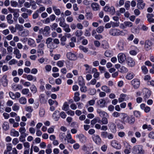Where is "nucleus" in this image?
Returning <instances> with one entry per match:
<instances>
[{"mask_svg":"<svg viewBox=\"0 0 154 154\" xmlns=\"http://www.w3.org/2000/svg\"><path fill=\"white\" fill-rule=\"evenodd\" d=\"M132 152L135 154H144V151L142 145H137L133 147Z\"/></svg>","mask_w":154,"mask_h":154,"instance_id":"f257e3e1","label":"nucleus"},{"mask_svg":"<svg viewBox=\"0 0 154 154\" xmlns=\"http://www.w3.org/2000/svg\"><path fill=\"white\" fill-rule=\"evenodd\" d=\"M104 10L105 11L108 13L112 15H113L116 13L115 8L113 6L110 7L106 6L104 8Z\"/></svg>","mask_w":154,"mask_h":154,"instance_id":"f03ea898","label":"nucleus"},{"mask_svg":"<svg viewBox=\"0 0 154 154\" xmlns=\"http://www.w3.org/2000/svg\"><path fill=\"white\" fill-rule=\"evenodd\" d=\"M8 9L10 12L13 13L14 19L15 21H17V18L20 15V10L18 9H13L10 8H8Z\"/></svg>","mask_w":154,"mask_h":154,"instance_id":"7ed1b4c3","label":"nucleus"},{"mask_svg":"<svg viewBox=\"0 0 154 154\" xmlns=\"http://www.w3.org/2000/svg\"><path fill=\"white\" fill-rule=\"evenodd\" d=\"M142 93L144 95L143 98L145 100L150 97L151 95L150 91L148 89L145 88L142 90Z\"/></svg>","mask_w":154,"mask_h":154,"instance_id":"20e7f679","label":"nucleus"},{"mask_svg":"<svg viewBox=\"0 0 154 154\" xmlns=\"http://www.w3.org/2000/svg\"><path fill=\"white\" fill-rule=\"evenodd\" d=\"M131 85L134 89H137L140 86V81L138 79H134L131 81Z\"/></svg>","mask_w":154,"mask_h":154,"instance_id":"39448f33","label":"nucleus"},{"mask_svg":"<svg viewBox=\"0 0 154 154\" xmlns=\"http://www.w3.org/2000/svg\"><path fill=\"white\" fill-rule=\"evenodd\" d=\"M45 45L44 43H40L38 46L37 52L41 55H42L44 53V50Z\"/></svg>","mask_w":154,"mask_h":154,"instance_id":"423d86ee","label":"nucleus"},{"mask_svg":"<svg viewBox=\"0 0 154 154\" xmlns=\"http://www.w3.org/2000/svg\"><path fill=\"white\" fill-rule=\"evenodd\" d=\"M117 57L119 62L121 63L124 62L126 59L125 54L122 53H120L118 54Z\"/></svg>","mask_w":154,"mask_h":154,"instance_id":"0eeeda50","label":"nucleus"},{"mask_svg":"<svg viewBox=\"0 0 154 154\" xmlns=\"http://www.w3.org/2000/svg\"><path fill=\"white\" fill-rule=\"evenodd\" d=\"M126 63L129 66L131 67L134 66L135 64L134 59L131 57H128L127 58Z\"/></svg>","mask_w":154,"mask_h":154,"instance_id":"6e6552de","label":"nucleus"},{"mask_svg":"<svg viewBox=\"0 0 154 154\" xmlns=\"http://www.w3.org/2000/svg\"><path fill=\"white\" fill-rule=\"evenodd\" d=\"M145 3L143 0H137V8L140 10H142L144 8Z\"/></svg>","mask_w":154,"mask_h":154,"instance_id":"1a4fd4ad","label":"nucleus"},{"mask_svg":"<svg viewBox=\"0 0 154 154\" xmlns=\"http://www.w3.org/2000/svg\"><path fill=\"white\" fill-rule=\"evenodd\" d=\"M97 105L100 108H104L106 106V102L104 99H101L98 100L97 102Z\"/></svg>","mask_w":154,"mask_h":154,"instance_id":"9d476101","label":"nucleus"},{"mask_svg":"<svg viewBox=\"0 0 154 154\" xmlns=\"http://www.w3.org/2000/svg\"><path fill=\"white\" fill-rule=\"evenodd\" d=\"M66 57L68 59L72 60H75L77 58L76 55L75 54L70 52L67 53Z\"/></svg>","mask_w":154,"mask_h":154,"instance_id":"9b49d317","label":"nucleus"},{"mask_svg":"<svg viewBox=\"0 0 154 154\" xmlns=\"http://www.w3.org/2000/svg\"><path fill=\"white\" fill-rule=\"evenodd\" d=\"M129 99V97L126 94H122L120 95V97L118 99L119 103L122 102L124 101H126Z\"/></svg>","mask_w":154,"mask_h":154,"instance_id":"f8f14e48","label":"nucleus"},{"mask_svg":"<svg viewBox=\"0 0 154 154\" xmlns=\"http://www.w3.org/2000/svg\"><path fill=\"white\" fill-rule=\"evenodd\" d=\"M97 112L99 114V116L101 117H109L108 114L105 112L98 109L97 110Z\"/></svg>","mask_w":154,"mask_h":154,"instance_id":"ddd939ff","label":"nucleus"},{"mask_svg":"<svg viewBox=\"0 0 154 154\" xmlns=\"http://www.w3.org/2000/svg\"><path fill=\"white\" fill-rule=\"evenodd\" d=\"M108 126L111 130L113 132H115L116 131V126L115 124L113 122H109Z\"/></svg>","mask_w":154,"mask_h":154,"instance_id":"4468645a","label":"nucleus"},{"mask_svg":"<svg viewBox=\"0 0 154 154\" xmlns=\"http://www.w3.org/2000/svg\"><path fill=\"white\" fill-rule=\"evenodd\" d=\"M119 29H111L109 31V33L111 35L113 36H119Z\"/></svg>","mask_w":154,"mask_h":154,"instance_id":"2eb2a0df","label":"nucleus"},{"mask_svg":"<svg viewBox=\"0 0 154 154\" xmlns=\"http://www.w3.org/2000/svg\"><path fill=\"white\" fill-rule=\"evenodd\" d=\"M152 43L149 40L146 41L145 43L144 48L146 51H148L151 48Z\"/></svg>","mask_w":154,"mask_h":154,"instance_id":"dca6fc26","label":"nucleus"},{"mask_svg":"<svg viewBox=\"0 0 154 154\" xmlns=\"http://www.w3.org/2000/svg\"><path fill=\"white\" fill-rule=\"evenodd\" d=\"M125 45L124 41L123 40H120L117 44V47L120 50H123L124 46Z\"/></svg>","mask_w":154,"mask_h":154,"instance_id":"f3484780","label":"nucleus"},{"mask_svg":"<svg viewBox=\"0 0 154 154\" xmlns=\"http://www.w3.org/2000/svg\"><path fill=\"white\" fill-rule=\"evenodd\" d=\"M111 146L114 148L117 149H120L121 148V146L120 144L116 141L113 140L111 142Z\"/></svg>","mask_w":154,"mask_h":154,"instance_id":"a211bd4d","label":"nucleus"},{"mask_svg":"<svg viewBox=\"0 0 154 154\" xmlns=\"http://www.w3.org/2000/svg\"><path fill=\"white\" fill-rule=\"evenodd\" d=\"M92 138L94 141L97 144L99 145L100 144L101 139L98 135H94L92 137Z\"/></svg>","mask_w":154,"mask_h":154,"instance_id":"6ab92c4d","label":"nucleus"},{"mask_svg":"<svg viewBox=\"0 0 154 154\" xmlns=\"http://www.w3.org/2000/svg\"><path fill=\"white\" fill-rule=\"evenodd\" d=\"M18 34L19 36L21 37H27L28 36L29 34V31L27 29H24L22 32H19Z\"/></svg>","mask_w":154,"mask_h":154,"instance_id":"aec40b11","label":"nucleus"},{"mask_svg":"<svg viewBox=\"0 0 154 154\" xmlns=\"http://www.w3.org/2000/svg\"><path fill=\"white\" fill-rule=\"evenodd\" d=\"M76 137L79 138V141L82 143H84L86 141L87 138L83 134L77 135Z\"/></svg>","mask_w":154,"mask_h":154,"instance_id":"412c9836","label":"nucleus"},{"mask_svg":"<svg viewBox=\"0 0 154 154\" xmlns=\"http://www.w3.org/2000/svg\"><path fill=\"white\" fill-rule=\"evenodd\" d=\"M28 44L30 47H35L36 46V44L35 40L32 38H29L28 40Z\"/></svg>","mask_w":154,"mask_h":154,"instance_id":"4be33fe9","label":"nucleus"},{"mask_svg":"<svg viewBox=\"0 0 154 154\" xmlns=\"http://www.w3.org/2000/svg\"><path fill=\"white\" fill-rule=\"evenodd\" d=\"M154 15L152 14H147L146 15V17L147 18L148 21L150 23H154V19L152 18Z\"/></svg>","mask_w":154,"mask_h":154,"instance_id":"5701e85b","label":"nucleus"},{"mask_svg":"<svg viewBox=\"0 0 154 154\" xmlns=\"http://www.w3.org/2000/svg\"><path fill=\"white\" fill-rule=\"evenodd\" d=\"M52 7L53 11L55 14L57 16L61 14V11L60 9L58 8L57 7L55 6H53Z\"/></svg>","mask_w":154,"mask_h":154,"instance_id":"b1692460","label":"nucleus"},{"mask_svg":"<svg viewBox=\"0 0 154 154\" xmlns=\"http://www.w3.org/2000/svg\"><path fill=\"white\" fill-rule=\"evenodd\" d=\"M99 5L97 3L93 2L91 5V7L93 10L94 11H97L99 9Z\"/></svg>","mask_w":154,"mask_h":154,"instance_id":"393cba45","label":"nucleus"},{"mask_svg":"<svg viewBox=\"0 0 154 154\" xmlns=\"http://www.w3.org/2000/svg\"><path fill=\"white\" fill-rule=\"evenodd\" d=\"M50 30V28L49 26H46L43 30L42 34L45 35H48L49 33Z\"/></svg>","mask_w":154,"mask_h":154,"instance_id":"a878e982","label":"nucleus"},{"mask_svg":"<svg viewBox=\"0 0 154 154\" xmlns=\"http://www.w3.org/2000/svg\"><path fill=\"white\" fill-rule=\"evenodd\" d=\"M101 46L104 49H108L109 47L108 42L105 40L102 41Z\"/></svg>","mask_w":154,"mask_h":154,"instance_id":"bb28decb","label":"nucleus"},{"mask_svg":"<svg viewBox=\"0 0 154 154\" xmlns=\"http://www.w3.org/2000/svg\"><path fill=\"white\" fill-rule=\"evenodd\" d=\"M12 16L11 14H8L7 17L6 19L8 23L10 24H12L13 23L14 21L12 20Z\"/></svg>","mask_w":154,"mask_h":154,"instance_id":"cd10ccee","label":"nucleus"},{"mask_svg":"<svg viewBox=\"0 0 154 154\" xmlns=\"http://www.w3.org/2000/svg\"><path fill=\"white\" fill-rule=\"evenodd\" d=\"M14 54L16 55V58L20 59L21 57V54L20 53V51L17 48H14Z\"/></svg>","mask_w":154,"mask_h":154,"instance_id":"c85d7f7f","label":"nucleus"},{"mask_svg":"<svg viewBox=\"0 0 154 154\" xmlns=\"http://www.w3.org/2000/svg\"><path fill=\"white\" fill-rule=\"evenodd\" d=\"M78 83L79 85L81 86H83L85 85L84 80L82 76H80L78 78Z\"/></svg>","mask_w":154,"mask_h":154,"instance_id":"c756f323","label":"nucleus"},{"mask_svg":"<svg viewBox=\"0 0 154 154\" xmlns=\"http://www.w3.org/2000/svg\"><path fill=\"white\" fill-rule=\"evenodd\" d=\"M48 102L50 105L57 106L58 104V103L56 100H53L51 99L48 100Z\"/></svg>","mask_w":154,"mask_h":154,"instance_id":"7c9ffc66","label":"nucleus"},{"mask_svg":"<svg viewBox=\"0 0 154 154\" xmlns=\"http://www.w3.org/2000/svg\"><path fill=\"white\" fill-rule=\"evenodd\" d=\"M102 91L104 92H106L107 93H109L111 92V90L106 85L103 86L101 88Z\"/></svg>","mask_w":154,"mask_h":154,"instance_id":"2f4dec72","label":"nucleus"},{"mask_svg":"<svg viewBox=\"0 0 154 154\" xmlns=\"http://www.w3.org/2000/svg\"><path fill=\"white\" fill-rule=\"evenodd\" d=\"M92 72L93 73H94L93 75L94 77L97 78L99 77L100 73L99 72H97V70L96 68H93L92 69Z\"/></svg>","mask_w":154,"mask_h":154,"instance_id":"473e14b6","label":"nucleus"},{"mask_svg":"<svg viewBox=\"0 0 154 154\" xmlns=\"http://www.w3.org/2000/svg\"><path fill=\"white\" fill-rule=\"evenodd\" d=\"M134 74L133 72H129L127 74L126 76V78L128 80H131L134 77Z\"/></svg>","mask_w":154,"mask_h":154,"instance_id":"72a5a7b5","label":"nucleus"},{"mask_svg":"<svg viewBox=\"0 0 154 154\" xmlns=\"http://www.w3.org/2000/svg\"><path fill=\"white\" fill-rule=\"evenodd\" d=\"M10 134L11 136L13 137H18L19 135V132L14 129H12L10 133Z\"/></svg>","mask_w":154,"mask_h":154,"instance_id":"f704fd0d","label":"nucleus"},{"mask_svg":"<svg viewBox=\"0 0 154 154\" xmlns=\"http://www.w3.org/2000/svg\"><path fill=\"white\" fill-rule=\"evenodd\" d=\"M58 20L60 21L59 25L61 27H63L66 24L64 22L65 19H64L60 17L58 19Z\"/></svg>","mask_w":154,"mask_h":154,"instance_id":"c9c22d12","label":"nucleus"},{"mask_svg":"<svg viewBox=\"0 0 154 154\" xmlns=\"http://www.w3.org/2000/svg\"><path fill=\"white\" fill-rule=\"evenodd\" d=\"M66 135L64 133L61 132L60 134L59 137L60 140L65 142L66 141Z\"/></svg>","mask_w":154,"mask_h":154,"instance_id":"e433bc0d","label":"nucleus"},{"mask_svg":"<svg viewBox=\"0 0 154 154\" xmlns=\"http://www.w3.org/2000/svg\"><path fill=\"white\" fill-rule=\"evenodd\" d=\"M47 46V48L50 49H54L57 47V46L53 42L49 44V45H48Z\"/></svg>","mask_w":154,"mask_h":154,"instance_id":"4c0bfd02","label":"nucleus"},{"mask_svg":"<svg viewBox=\"0 0 154 154\" xmlns=\"http://www.w3.org/2000/svg\"><path fill=\"white\" fill-rule=\"evenodd\" d=\"M19 101L20 104H25L27 102V100L25 97H22L19 99Z\"/></svg>","mask_w":154,"mask_h":154,"instance_id":"58836bf2","label":"nucleus"},{"mask_svg":"<svg viewBox=\"0 0 154 154\" xmlns=\"http://www.w3.org/2000/svg\"><path fill=\"white\" fill-rule=\"evenodd\" d=\"M27 80L29 81L33 80L34 82H35L36 81V78L35 77H34L32 75H29L27 76Z\"/></svg>","mask_w":154,"mask_h":154,"instance_id":"ea45409f","label":"nucleus"},{"mask_svg":"<svg viewBox=\"0 0 154 154\" xmlns=\"http://www.w3.org/2000/svg\"><path fill=\"white\" fill-rule=\"evenodd\" d=\"M66 40V38L65 35L61 37L60 39V41L61 42V45L62 46H64L65 45V42Z\"/></svg>","mask_w":154,"mask_h":154,"instance_id":"a19ab883","label":"nucleus"},{"mask_svg":"<svg viewBox=\"0 0 154 154\" xmlns=\"http://www.w3.org/2000/svg\"><path fill=\"white\" fill-rule=\"evenodd\" d=\"M25 109L26 111L29 112H32L33 111L32 107L30 106H26Z\"/></svg>","mask_w":154,"mask_h":154,"instance_id":"79ce46f5","label":"nucleus"},{"mask_svg":"<svg viewBox=\"0 0 154 154\" xmlns=\"http://www.w3.org/2000/svg\"><path fill=\"white\" fill-rule=\"evenodd\" d=\"M2 128L5 131L8 130L9 128V125L8 123L7 122H5L4 123Z\"/></svg>","mask_w":154,"mask_h":154,"instance_id":"37998d69","label":"nucleus"},{"mask_svg":"<svg viewBox=\"0 0 154 154\" xmlns=\"http://www.w3.org/2000/svg\"><path fill=\"white\" fill-rule=\"evenodd\" d=\"M95 101L94 100H91L88 101L85 105L86 107H88L90 106H93L95 103Z\"/></svg>","mask_w":154,"mask_h":154,"instance_id":"c03bdc74","label":"nucleus"},{"mask_svg":"<svg viewBox=\"0 0 154 154\" xmlns=\"http://www.w3.org/2000/svg\"><path fill=\"white\" fill-rule=\"evenodd\" d=\"M63 28L64 30L66 32H69L71 31V29L69 28L68 24H66L63 27Z\"/></svg>","mask_w":154,"mask_h":154,"instance_id":"a18cd8bd","label":"nucleus"},{"mask_svg":"<svg viewBox=\"0 0 154 154\" xmlns=\"http://www.w3.org/2000/svg\"><path fill=\"white\" fill-rule=\"evenodd\" d=\"M127 119L128 120V123L130 124H133L135 121L134 118L132 116L128 117Z\"/></svg>","mask_w":154,"mask_h":154,"instance_id":"49530a36","label":"nucleus"},{"mask_svg":"<svg viewBox=\"0 0 154 154\" xmlns=\"http://www.w3.org/2000/svg\"><path fill=\"white\" fill-rule=\"evenodd\" d=\"M104 29V27L103 26H100L96 29V31L98 33H101L103 31Z\"/></svg>","mask_w":154,"mask_h":154,"instance_id":"de8ad7c7","label":"nucleus"},{"mask_svg":"<svg viewBox=\"0 0 154 154\" xmlns=\"http://www.w3.org/2000/svg\"><path fill=\"white\" fill-rule=\"evenodd\" d=\"M69 108V106L68 104L66 102H65L62 107V109L65 111L67 110Z\"/></svg>","mask_w":154,"mask_h":154,"instance_id":"09e8293b","label":"nucleus"},{"mask_svg":"<svg viewBox=\"0 0 154 154\" xmlns=\"http://www.w3.org/2000/svg\"><path fill=\"white\" fill-rule=\"evenodd\" d=\"M79 48L80 50L86 53L88 52V48H86L82 45H80L79 47Z\"/></svg>","mask_w":154,"mask_h":154,"instance_id":"8fccbe9b","label":"nucleus"},{"mask_svg":"<svg viewBox=\"0 0 154 154\" xmlns=\"http://www.w3.org/2000/svg\"><path fill=\"white\" fill-rule=\"evenodd\" d=\"M21 11L22 12H26L29 14H31L32 13V11L30 10H28L24 7L20 9Z\"/></svg>","mask_w":154,"mask_h":154,"instance_id":"3c124183","label":"nucleus"},{"mask_svg":"<svg viewBox=\"0 0 154 154\" xmlns=\"http://www.w3.org/2000/svg\"><path fill=\"white\" fill-rule=\"evenodd\" d=\"M30 88L31 92L33 94L35 93L37 91V88L34 85H32Z\"/></svg>","mask_w":154,"mask_h":154,"instance_id":"603ef678","label":"nucleus"},{"mask_svg":"<svg viewBox=\"0 0 154 154\" xmlns=\"http://www.w3.org/2000/svg\"><path fill=\"white\" fill-rule=\"evenodd\" d=\"M43 38V37L42 35L40 34L38 35L37 38L36 39V42L38 43H40Z\"/></svg>","mask_w":154,"mask_h":154,"instance_id":"864d4df0","label":"nucleus"},{"mask_svg":"<svg viewBox=\"0 0 154 154\" xmlns=\"http://www.w3.org/2000/svg\"><path fill=\"white\" fill-rule=\"evenodd\" d=\"M16 29H17L19 31H22L23 29V27L22 25H20L19 24H17L15 25Z\"/></svg>","mask_w":154,"mask_h":154,"instance_id":"5fc2aeb1","label":"nucleus"},{"mask_svg":"<svg viewBox=\"0 0 154 154\" xmlns=\"http://www.w3.org/2000/svg\"><path fill=\"white\" fill-rule=\"evenodd\" d=\"M121 116H122L121 118L122 121L123 123H124V122H126L125 120L127 118V115L126 114L122 113Z\"/></svg>","mask_w":154,"mask_h":154,"instance_id":"6e6d98bb","label":"nucleus"},{"mask_svg":"<svg viewBox=\"0 0 154 154\" xmlns=\"http://www.w3.org/2000/svg\"><path fill=\"white\" fill-rule=\"evenodd\" d=\"M83 34L82 31L81 30H76L75 33V35L78 37L81 36Z\"/></svg>","mask_w":154,"mask_h":154,"instance_id":"4d7b16f0","label":"nucleus"},{"mask_svg":"<svg viewBox=\"0 0 154 154\" xmlns=\"http://www.w3.org/2000/svg\"><path fill=\"white\" fill-rule=\"evenodd\" d=\"M64 61L63 60H59L57 62V65L59 67H62L64 65Z\"/></svg>","mask_w":154,"mask_h":154,"instance_id":"13d9d810","label":"nucleus"},{"mask_svg":"<svg viewBox=\"0 0 154 154\" xmlns=\"http://www.w3.org/2000/svg\"><path fill=\"white\" fill-rule=\"evenodd\" d=\"M120 71L122 73H126L128 71V69L125 66H122L120 68Z\"/></svg>","mask_w":154,"mask_h":154,"instance_id":"bf43d9fd","label":"nucleus"},{"mask_svg":"<svg viewBox=\"0 0 154 154\" xmlns=\"http://www.w3.org/2000/svg\"><path fill=\"white\" fill-rule=\"evenodd\" d=\"M26 131V129L24 127H20L19 130L20 134H26L25 133Z\"/></svg>","mask_w":154,"mask_h":154,"instance_id":"052dcab7","label":"nucleus"},{"mask_svg":"<svg viewBox=\"0 0 154 154\" xmlns=\"http://www.w3.org/2000/svg\"><path fill=\"white\" fill-rule=\"evenodd\" d=\"M19 108V106L16 103L14 104L12 107L13 110L15 111H18Z\"/></svg>","mask_w":154,"mask_h":154,"instance_id":"680f3d73","label":"nucleus"},{"mask_svg":"<svg viewBox=\"0 0 154 154\" xmlns=\"http://www.w3.org/2000/svg\"><path fill=\"white\" fill-rule=\"evenodd\" d=\"M26 134H20L19 137V140L21 142H23L25 141V137L26 136Z\"/></svg>","mask_w":154,"mask_h":154,"instance_id":"e2e57ef3","label":"nucleus"},{"mask_svg":"<svg viewBox=\"0 0 154 154\" xmlns=\"http://www.w3.org/2000/svg\"><path fill=\"white\" fill-rule=\"evenodd\" d=\"M36 2L34 1H32L30 2V6H32V8L34 10L36 9L37 7L36 4Z\"/></svg>","mask_w":154,"mask_h":154,"instance_id":"0e129e2a","label":"nucleus"},{"mask_svg":"<svg viewBox=\"0 0 154 154\" xmlns=\"http://www.w3.org/2000/svg\"><path fill=\"white\" fill-rule=\"evenodd\" d=\"M101 123L102 124L106 125L108 123V120L107 118L105 117H103L101 119Z\"/></svg>","mask_w":154,"mask_h":154,"instance_id":"69168bd1","label":"nucleus"},{"mask_svg":"<svg viewBox=\"0 0 154 154\" xmlns=\"http://www.w3.org/2000/svg\"><path fill=\"white\" fill-rule=\"evenodd\" d=\"M125 7L126 10H128L130 7V2L129 1H126L125 2Z\"/></svg>","mask_w":154,"mask_h":154,"instance_id":"338daca9","label":"nucleus"},{"mask_svg":"<svg viewBox=\"0 0 154 154\" xmlns=\"http://www.w3.org/2000/svg\"><path fill=\"white\" fill-rule=\"evenodd\" d=\"M108 133L106 131H102L101 133V136L103 138H106L108 136Z\"/></svg>","mask_w":154,"mask_h":154,"instance_id":"774afa93","label":"nucleus"}]
</instances>
